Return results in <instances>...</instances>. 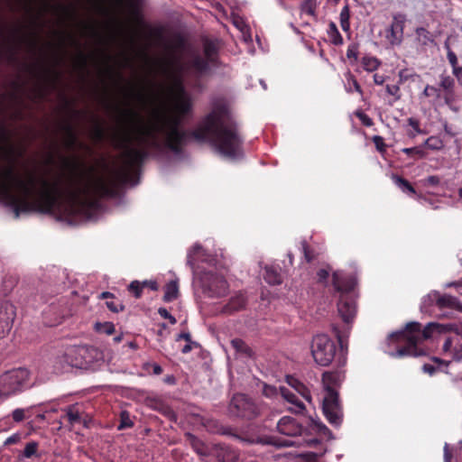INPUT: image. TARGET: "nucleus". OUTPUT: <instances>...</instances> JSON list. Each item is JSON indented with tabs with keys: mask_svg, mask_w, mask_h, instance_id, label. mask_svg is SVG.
Masks as SVG:
<instances>
[{
	"mask_svg": "<svg viewBox=\"0 0 462 462\" xmlns=\"http://www.w3.org/2000/svg\"><path fill=\"white\" fill-rule=\"evenodd\" d=\"M359 117L365 125L370 126L372 125L371 118H369L366 115L360 114Z\"/></svg>",
	"mask_w": 462,
	"mask_h": 462,
	"instance_id": "63",
	"label": "nucleus"
},
{
	"mask_svg": "<svg viewBox=\"0 0 462 462\" xmlns=\"http://www.w3.org/2000/svg\"><path fill=\"white\" fill-rule=\"evenodd\" d=\"M94 328L97 333L104 335H112L116 330L114 323L108 321L97 322Z\"/></svg>",
	"mask_w": 462,
	"mask_h": 462,
	"instance_id": "34",
	"label": "nucleus"
},
{
	"mask_svg": "<svg viewBox=\"0 0 462 462\" xmlns=\"http://www.w3.org/2000/svg\"><path fill=\"white\" fill-rule=\"evenodd\" d=\"M381 65V61L373 56H365L362 59V66L365 70L373 72L376 70Z\"/></svg>",
	"mask_w": 462,
	"mask_h": 462,
	"instance_id": "32",
	"label": "nucleus"
},
{
	"mask_svg": "<svg viewBox=\"0 0 462 462\" xmlns=\"http://www.w3.org/2000/svg\"><path fill=\"white\" fill-rule=\"evenodd\" d=\"M316 6L317 0H304L300 5L301 14L315 16Z\"/></svg>",
	"mask_w": 462,
	"mask_h": 462,
	"instance_id": "37",
	"label": "nucleus"
},
{
	"mask_svg": "<svg viewBox=\"0 0 462 462\" xmlns=\"http://www.w3.org/2000/svg\"><path fill=\"white\" fill-rule=\"evenodd\" d=\"M37 443L36 442H29L26 444L24 450H23V456L25 457H31L33 456L37 451Z\"/></svg>",
	"mask_w": 462,
	"mask_h": 462,
	"instance_id": "45",
	"label": "nucleus"
},
{
	"mask_svg": "<svg viewBox=\"0 0 462 462\" xmlns=\"http://www.w3.org/2000/svg\"><path fill=\"white\" fill-rule=\"evenodd\" d=\"M422 96L428 97H435L439 98L440 97V89L436 87L427 85L422 92Z\"/></svg>",
	"mask_w": 462,
	"mask_h": 462,
	"instance_id": "44",
	"label": "nucleus"
},
{
	"mask_svg": "<svg viewBox=\"0 0 462 462\" xmlns=\"http://www.w3.org/2000/svg\"><path fill=\"white\" fill-rule=\"evenodd\" d=\"M277 430L285 436L297 438L301 436L303 427L294 418L291 416H283L277 422Z\"/></svg>",
	"mask_w": 462,
	"mask_h": 462,
	"instance_id": "15",
	"label": "nucleus"
},
{
	"mask_svg": "<svg viewBox=\"0 0 462 462\" xmlns=\"http://www.w3.org/2000/svg\"><path fill=\"white\" fill-rule=\"evenodd\" d=\"M217 46L206 41L203 52H194L187 61L171 57L161 61L159 69L165 78L162 88L169 99L168 107L156 112L148 121L133 114L129 128L115 137L122 150V163L107 176L92 170H79L60 188V180H50L45 173L29 169V212L52 213L69 224L96 220L102 211L100 199L112 197L123 186H134L137 170L151 153L171 152L180 159L188 134L180 126L191 112V99L184 88L189 76L199 78L217 66Z\"/></svg>",
	"mask_w": 462,
	"mask_h": 462,
	"instance_id": "1",
	"label": "nucleus"
},
{
	"mask_svg": "<svg viewBox=\"0 0 462 462\" xmlns=\"http://www.w3.org/2000/svg\"><path fill=\"white\" fill-rule=\"evenodd\" d=\"M344 88L347 93H352L355 90L361 96L363 95L360 85L350 71L345 73Z\"/></svg>",
	"mask_w": 462,
	"mask_h": 462,
	"instance_id": "24",
	"label": "nucleus"
},
{
	"mask_svg": "<svg viewBox=\"0 0 462 462\" xmlns=\"http://www.w3.org/2000/svg\"><path fill=\"white\" fill-rule=\"evenodd\" d=\"M213 453L220 462H236L238 459L237 452L226 445H215Z\"/></svg>",
	"mask_w": 462,
	"mask_h": 462,
	"instance_id": "17",
	"label": "nucleus"
},
{
	"mask_svg": "<svg viewBox=\"0 0 462 462\" xmlns=\"http://www.w3.org/2000/svg\"><path fill=\"white\" fill-rule=\"evenodd\" d=\"M193 447L198 454H199L201 456L207 455V451H206L205 448L203 447V444L199 443V441H196L193 443Z\"/></svg>",
	"mask_w": 462,
	"mask_h": 462,
	"instance_id": "55",
	"label": "nucleus"
},
{
	"mask_svg": "<svg viewBox=\"0 0 462 462\" xmlns=\"http://www.w3.org/2000/svg\"><path fill=\"white\" fill-rule=\"evenodd\" d=\"M303 443L308 446V447H314L315 445H317L319 443V440L318 439H303V441L300 440V439H297V440H292V439H283V440H278L276 442H274L273 444L277 447H290V446H301L303 445Z\"/></svg>",
	"mask_w": 462,
	"mask_h": 462,
	"instance_id": "22",
	"label": "nucleus"
},
{
	"mask_svg": "<svg viewBox=\"0 0 462 462\" xmlns=\"http://www.w3.org/2000/svg\"><path fill=\"white\" fill-rule=\"evenodd\" d=\"M330 270H331V268H328V269L322 268V269L319 270L317 273L318 281L321 283L327 284L328 277H329Z\"/></svg>",
	"mask_w": 462,
	"mask_h": 462,
	"instance_id": "46",
	"label": "nucleus"
},
{
	"mask_svg": "<svg viewBox=\"0 0 462 462\" xmlns=\"http://www.w3.org/2000/svg\"><path fill=\"white\" fill-rule=\"evenodd\" d=\"M427 299H429V294L423 297L420 304V310L423 313L432 314L436 310H438L436 307V300L433 298L430 300Z\"/></svg>",
	"mask_w": 462,
	"mask_h": 462,
	"instance_id": "35",
	"label": "nucleus"
},
{
	"mask_svg": "<svg viewBox=\"0 0 462 462\" xmlns=\"http://www.w3.org/2000/svg\"><path fill=\"white\" fill-rule=\"evenodd\" d=\"M229 411L233 415L251 420L260 413V408L245 394L237 393L230 402Z\"/></svg>",
	"mask_w": 462,
	"mask_h": 462,
	"instance_id": "10",
	"label": "nucleus"
},
{
	"mask_svg": "<svg viewBox=\"0 0 462 462\" xmlns=\"http://www.w3.org/2000/svg\"><path fill=\"white\" fill-rule=\"evenodd\" d=\"M432 298L436 300V307L439 310L450 308L462 311V305L456 297L448 294L440 295L438 291H434L429 293L428 300Z\"/></svg>",
	"mask_w": 462,
	"mask_h": 462,
	"instance_id": "16",
	"label": "nucleus"
},
{
	"mask_svg": "<svg viewBox=\"0 0 462 462\" xmlns=\"http://www.w3.org/2000/svg\"><path fill=\"white\" fill-rule=\"evenodd\" d=\"M128 290L134 294L135 298H140L143 290V282L134 281L129 284Z\"/></svg>",
	"mask_w": 462,
	"mask_h": 462,
	"instance_id": "43",
	"label": "nucleus"
},
{
	"mask_svg": "<svg viewBox=\"0 0 462 462\" xmlns=\"http://www.w3.org/2000/svg\"><path fill=\"white\" fill-rule=\"evenodd\" d=\"M373 142H374L376 149L379 152H384V150H385V143H384V141H383V137H381L379 135H374L373 137Z\"/></svg>",
	"mask_w": 462,
	"mask_h": 462,
	"instance_id": "51",
	"label": "nucleus"
},
{
	"mask_svg": "<svg viewBox=\"0 0 462 462\" xmlns=\"http://www.w3.org/2000/svg\"><path fill=\"white\" fill-rule=\"evenodd\" d=\"M106 304V307L115 313H117L124 310L123 304L120 302H116L115 300H107Z\"/></svg>",
	"mask_w": 462,
	"mask_h": 462,
	"instance_id": "48",
	"label": "nucleus"
},
{
	"mask_svg": "<svg viewBox=\"0 0 462 462\" xmlns=\"http://www.w3.org/2000/svg\"><path fill=\"white\" fill-rule=\"evenodd\" d=\"M322 410L330 424L336 427L341 425L343 411L339 404L337 393L334 389L328 388V393L323 399Z\"/></svg>",
	"mask_w": 462,
	"mask_h": 462,
	"instance_id": "11",
	"label": "nucleus"
},
{
	"mask_svg": "<svg viewBox=\"0 0 462 462\" xmlns=\"http://www.w3.org/2000/svg\"><path fill=\"white\" fill-rule=\"evenodd\" d=\"M124 4L127 13L131 16H139L143 6V0H124Z\"/></svg>",
	"mask_w": 462,
	"mask_h": 462,
	"instance_id": "28",
	"label": "nucleus"
},
{
	"mask_svg": "<svg viewBox=\"0 0 462 462\" xmlns=\"http://www.w3.org/2000/svg\"><path fill=\"white\" fill-rule=\"evenodd\" d=\"M263 394L269 399H275L281 395L288 403L291 404L289 411L294 413H302L305 411V405L301 400L295 395L293 391L290 390L285 386L279 388L263 383Z\"/></svg>",
	"mask_w": 462,
	"mask_h": 462,
	"instance_id": "9",
	"label": "nucleus"
},
{
	"mask_svg": "<svg viewBox=\"0 0 462 462\" xmlns=\"http://www.w3.org/2000/svg\"><path fill=\"white\" fill-rule=\"evenodd\" d=\"M65 418L71 426L80 423H84V425L86 424L85 421L82 420L81 413L77 405H70L66 409Z\"/></svg>",
	"mask_w": 462,
	"mask_h": 462,
	"instance_id": "23",
	"label": "nucleus"
},
{
	"mask_svg": "<svg viewBox=\"0 0 462 462\" xmlns=\"http://www.w3.org/2000/svg\"><path fill=\"white\" fill-rule=\"evenodd\" d=\"M134 426V422L131 419L130 413L127 411H122L120 412V423L117 426L118 430L125 429H130Z\"/></svg>",
	"mask_w": 462,
	"mask_h": 462,
	"instance_id": "36",
	"label": "nucleus"
},
{
	"mask_svg": "<svg viewBox=\"0 0 462 462\" xmlns=\"http://www.w3.org/2000/svg\"><path fill=\"white\" fill-rule=\"evenodd\" d=\"M30 373L20 367L0 374V405L7 399L30 387Z\"/></svg>",
	"mask_w": 462,
	"mask_h": 462,
	"instance_id": "7",
	"label": "nucleus"
},
{
	"mask_svg": "<svg viewBox=\"0 0 462 462\" xmlns=\"http://www.w3.org/2000/svg\"><path fill=\"white\" fill-rule=\"evenodd\" d=\"M231 346L236 352H238L240 354L245 355L247 356H252V353H253L252 349L242 339H239V338L233 339L231 341Z\"/></svg>",
	"mask_w": 462,
	"mask_h": 462,
	"instance_id": "33",
	"label": "nucleus"
},
{
	"mask_svg": "<svg viewBox=\"0 0 462 462\" xmlns=\"http://www.w3.org/2000/svg\"><path fill=\"white\" fill-rule=\"evenodd\" d=\"M385 81V78L383 75L374 74V82L376 85H383Z\"/></svg>",
	"mask_w": 462,
	"mask_h": 462,
	"instance_id": "62",
	"label": "nucleus"
},
{
	"mask_svg": "<svg viewBox=\"0 0 462 462\" xmlns=\"http://www.w3.org/2000/svg\"><path fill=\"white\" fill-rule=\"evenodd\" d=\"M15 316V306L12 302L5 300L0 303V339L11 331Z\"/></svg>",
	"mask_w": 462,
	"mask_h": 462,
	"instance_id": "12",
	"label": "nucleus"
},
{
	"mask_svg": "<svg viewBox=\"0 0 462 462\" xmlns=\"http://www.w3.org/2000/svg\"><path fill=\"white\" fill-rule=\"evenodd\" d=\"M286 382L294 390L293 393H295L296 396L297 394H299L306 402L311 403L312 399L310 392L304 383H302L297 378L289 375L286 377Z\"/></svg>",
	"mask_w": 462,
	"mask_h": 462,
	"instance_id": "19",
	"label": "nucleus"
},
{
	"mask_svg": "<svg viewBox=\"0 0 462 462\" xmlns=\"http://www.w3.org/2000/svg\"><path fill=\"white\" fill-rule=\"evenodd\" d=\"M440 180L438 176L432 175L426 179V183L431 186H436L439 183Z\"/></svg>",
	"mask_w": 462,
	"mask_h": 462,
	"instance_id": "58",
	"label": "nucleus"
},
{
	"mask_svg": "<svg viewBox=\"0 0 462 462\" xmlns=\"http://www.w3.org/2000/svg\"><path fill=\"white\" fill-rule=\"evenodd\" d=\"M442 353L453 361H462V328L461 332L455 333L445 338L442 345Z\"/></svg>",
	"mask_w": 462,
	"mask_h": 462,
	"instance_id": "13",
	"label": "nucleus"
},
{
	"mask_svg": "<svg viewBox=\"0 0 462 462\" xmlns=\"http://www.w3.org/2000/svg\"><path fill=\"white\" fill-rule=\"evenodd\" d=\"M446 287L447 288L454 287L459 291L460 294H462V280L457 281V282H448L446 284Z\"/></svg>",
	"mask_w": 462,
	"mask_h": 462,
	"instance_id": "56",
	"label": "nucleus"
},
{
	"mask_svg": "<svg viewBox=\"0 0 462 462\" xmlns=\"http://www.w3.org/2000/svg\"><path fill=\"white\" fill-rule=\"evenodd\" d=\"M392 180L393 181V183L404 193L408 194V195H413L415 194V190L413 189V187L410 184V182L408 180H406L405 179L398 176V175H395V174H393L392 175Z\"/></svg>",
	"mask_w": 462,
	"mask_h": 462,
	"instance_id": "27",
	"label": "nucleus"
},
{
	"mask_svg": "<svg viewBox=\"0 0 462 462\" xmlns=\"http://www.w3.org/2000/svg\"><path fill=\"white\" fill-rule=\"evenodd\" d=\"M20 439H21V435L19 433H14V434L11 435L10 437H8L5 440L4 445L5 446H9V445H12V444H15V443L19 442Z\"/></svg>",
	"mask_w": 462,
	"mask_h": 462,
	"instance_id": "52",
	"label": "nucleus"
},
{
	"mask_svg": "<svg viewBox=\"0 0 462 462\" xmlns=\"http://www.w3.org/2000/svg\"><path fill=\"white\" fill-rule=\"evenodd\" d=\"M454 85L455 81L450 76L441 75L439 87L445 91L447 98L453 94Z\"/></svg>",
	"mask_w": 462,
	"mask_h": 462,
	"instance_id": "31",
	"label": "nucleus"
},
{
	"mask_svg": "<svg viewBox=\"0 0 462 462\" xmlns=\"http://www.w3.org/2000/svg\"><path fill=\"white\" fill-rule=\"evenodd\" d=\"M158 313L162 318L168 319L172 325L177 322L176 319L164 308H160Z\"/></svg>",
	"mask_w": 462,
	"mask_h": 462,
	"instance_id": "50",
	"label": "nucleus"
},
{
	"mask_svg": "<svg viewBox=\"0 0 462 462\" xmlns=\"http://www.w3.org/2000/svg\"><path fill=\"white\" fill-rule=\"evenodd\" d=\"M424 146L430 150L438 151L443 148L442 140L438 136H430L424 142Z\"/></svg>",
	"mask_w": 462,
	"mask_h": 462,
	"instance_id": "39",
	"label": "nucleus"
},
{
	"mask_svg": "<svg viewBox=\"0 0 462 462\" xmlns=\"http://www.w3.org/2000/svg\"><path fill=\"white\" fill-rule=\"evenodd\" d=\"M231 20L233 24L239 30L242 34V38L244 42H252V34L250 32V28L245 19L240 16L235 11L231 13Z\"/></svg>",
	"mask_w": 462,
	"mask_h": 462,
	"instance_id": "20",
	"label": "nucleus"
},
{
	"mask_svg": "<svg viewBox=\"0 0 462 462\" xmlns=\"http://www.w3.org/2000/svg\"><path fill=\"white\" fill-rule=\"evenodd\" d=\"M416 35L418 37L419 42L424 45L428 44V42H432V38L430 32L425 28H418L416 30Z\"/></svg>",
	"mask_w": 462,
	"mask_h": 462,
	"instance_id": "40",
	"label": "nucleus"
},
{
	"mask_svg": "<svg viewBox=\"0 0 462 462\" xmlns=\"http://www.w3.org/2000/svg\"><path fill=\"white\" fill-rule=\"evenodd\" d=\"M12 417H13V420L15 421V422H20V421H23L24 420V417H25V411L24 409H15L12 412Z\"/></svg>",
	"mask_w": 462,
	"mask_h": 462,
	"instance_id": "49",
	"label": "nucleus"
},
{
	"mask_svg": "<svg viewBox=\"0 0 462 462\" xmlns=\"http://www.w3.org/2000/svg\"><path fill=\"white\" fill-rule=\"evenodd\" d=\"M447 59L452 67V72L454 76L458 79H462V66L458 65V60L454 51L451 50L448 51Z\"/></svg>",
	"mask_w": 462,
	"mask_h": 462,
	"instance_id": "26",
	"label": "nucleus"
},
{
	"mask_svg": "<svg viewBox=\"0 0 462 462\" xmlns=\"http://www.w3.org/2000/svg\"><path fill=\"white\" fill-rule=\"evenodd\" d=\"M339 18H340V21H349L350 12H349V7H348L347 5H346L341 9V12H340V14H339Z\"/></svg>",
	"mask_w": 462,
	"mask_h": 462,
	"instance_id": "53",
	"label": "nucleus"
},
{
	"mask_svg": "<svg viewBox=\"0 0 462 462\" xmlns=\"http://www.w3.org/2000/svg\"><path fill=\"white\" fill-rule=\"evenodd\" d=\"M198 261L205 262L207 259L202 246L195 244L187 254V265L190 267L195 277V286L201 291L205 298L218 299L226 296L229 286L224 276L212 270L200 271V268L196 266Z\"/></svg>",
	"mask_w": 462,
	"mask_h": 462,
	"instance_id": "4",
	"label": "nucleus"
},
{
	"mask_svg": "<svg viewBox=\"0 0 462 462\" xmlns=\"http://www.w3.org/2000/svg\"><path fill=\"white\" fill-rule=\"evenodd\" d=\"M332 282L335 290L339 292L338 314L347 326L346 332H341L337 326L332 328L340 347L343 349L345 339L347 337V333L350 329L348 325L353 321L356 313V305L353 292L356 278L353 274H346L344 272L337 271L333 273Z\"/></svg>",
	"mask_w": 462,
	"mask_h": 462,
	"instance_id": "5",
	"label": "nucleus"
},
{
	"mask_svg": "<svg viewBox=\"0 0 462 462\" xmlns=\"http://www.w3.org/2000/svg\"><path fill=\"white\" fill-rule=\"evenodd\" d=\"M452 328V324L430 322L421 330L419 322H411L407 324L405 329L393 332L389 336V341L404 344V346H400L396 351H389L388 355L392 357L398 358L407 356H422L424 353L417 349L418 344L423 339L430 338L434 334H441Z\"/></svg>",
	"mask_w": 462,
	"mask_h": 462,
	"instance_id": "3",
	"label": "nucleus"
},
{
	"mask_svg": "<svg viewBox=\"0 0 462 462\" xmlns=\"http://www.w3.org/2000/svg\"><path fill=\"white\" fill-rule=\"evenodd\" d=\"M152 367L154 374H161L162 373V368L158 364H152Z\"/></svg>",
	"mask_w": 462,
	"mask_h": 462,
	"instance_id": "64",
	"label": "nucleus"
},
{
	"mask_svg": "<svg viewBox=\"0 0 462 462\" xmlns=\"http://www.w3.org/2000/svg\"><path fill=\"white\" fill-rule=\"evenodd\" d=\"M400 88L398 86L396 85H387L386 86V91L388 94L392 95V96H395L398 94Z\"/></svg>",
	"mask_w": 462,
	"mask_h": 462,
	"instance_id": "59",
	"label": "nucleus"
},
{
	"mask_svg": "<svg viewBox=\"0 0 462 462\" xmlns=\"http://www.w3.org/2000/svg\"><path fill=\"white\" fill-rule=\"evenodd\" d=\"M335 354V342L328 335L318 334L313 337L311 355L318 365H328L334 359Z\"/></svg>",
	"mask_w": 462,
	"mask_h": 462,
	"instance_id": "8",
	"label": "nucleus"
},
{
	"mask_svg": "<svg viewBox=\"0 0 462 462\" xmlns=\"http://www.w3.org/2000/svg\"><path fill=\"white\" fill-rule=\"evenodd\" d=\"M405 16L395 14L389 28L386 29V39L392 45H400L403 38Z\"/></svg>",
	"mask_w": 462,
	"mask_h": 462,
	"instance_id": "14",
	"label": "nucleus"
},
{
	"mask_svg": "<svg viewBox=\"0 0 462 462\" xmlns=\"http://www.w3.org/2000/svg\"><path fill=\"white\" fill-rule=\"evenodd\" d=\"M246 299L245 295L242 292H238L231 297L228 303L222 308L221 312L225 314H231L244 309Z\"/></svg>",
	"mask_w": 462,
	"mask_h": 462,
	"instance_id": "18",
	"label": "nucleus"
},
{
	"mask_svg": "<svg viewBox=\"0 0 462 462\" xmlns=\"http://www.w3.org/2000/svg\"><path fill=\"white\" fill-rule=\"evenodd\" d=\"M310 421H311L310 426H311L312 430H317L320 433H323L324 435L328 436V439H333L332 432L329 430V429L325 424H323L319 420H315L313 419H311Z\"/></svg>",
	"mask_w": 462,
	"mask_h": 462,
	"instance_id": "38",
	"label": "nucleus"
},
{
	"mask_svg": "<svg viewBox=\"0 0 462 462\" xmlns=\"http://www.w3.org/2000/svg\"><path fill=\"white\" fill-rule=\"evenodd\" d=\"M346 57L348 59L357 60L358 57V46L355 43L348 45L346 50Z\"/></svg>",
	"mask_w": 462,
	"mask_h": 462,
	"instance_id": "47",
	"label": "nucleus"
},
{
	"mask_svg": "<svg viewBox=\"0 0 462 462\" xmlns=\"http://www.w3.org/2000/svg\"><path fill=\"white\" fill-rule=\"evenodd\" d=\"M263 279L270 285L281 284L282 282V277L280 272V267L266 265L264 267Z\"/></svg>",
	"mask_w": 462,
	"mask_h": 462,
	"instance_id": "21",
	"label": "nucleus"
},
{
	"mask_svg": "<svg viewBox=\"0 0 462 462\" xmlns=\"http://www.w3.org/2000/svg\"><path fill=\"white\" fill-rule=\"evenodd\" d=\"M96 349L88 346H71L55 359L54 367L58 372L69 368L88 369L95 361Z\"/></svg>",
	"mask_w": 462,
	"mask_h": 462,
	"instance_id": "6",
	"label": "nucleus"
},
{
	"mask_svg": "<svg viewBox=\"0 0 462 462\" xmlns=\"http://www.w3.org/2000/svg\"><path fill=\"white\" fill-rule=\"evenodd\" d=\"M303 253L307 262H310L313 259V255L310 254L306 243L302 244Z\"/></svg>",
	"mask_w": 462,
	"mask_h": 462,
	"instance_id": "60",
	"label": "nucleus"
},
{
	"mask_svg": "<svg viewBox=\"0 0 462 462\" xmlns=\"http://www.w3.org/2000/svg\"><path fill=\"white\" fill-rule=\"evenodd\" d=\"M422 370L424 373L429 374L430 375H432L436 372V367L431 364H425L422 366Z\"/></svg>",
	"mask_w": 462,
	"mask_h": 462,
	"instance_id": "57",
	"label": "nucleus"
},
{
	"mask_svg": "<svg viewBox=\"0 0 462 462\" xmlns=\"http://www.w3.org/2000/svg\"><path fill=\"white\" fill-rule=\"evenodd\" d=\"M323 383L326 389V392L328 393V388L333 389L331 387V384L337 385L339 384L343 380V375L340 373H324L323 374Z\"/></svg>",
	"mask_w": 462,
	"mask_h": 462,
	"instance_id": "25",
	"label": "nucleus"
},
{
	"mask_svg": "<svg viewBox=\"0 0 462 462\" xmlns=\"http://www.w3.org/2000/svg\"><path fill=\"white\" fill-rule=\"evenodd\" d=\"M192 135L198 141L209 143L226 159L236 160L243 156V140L226 106H216Z\"/></svg>",
	"mask_w": 462,
	"mask_h": 462,
	"instance_id": "2",
	"label": "nucleus"
},
{
	"mask_svg": "<svg viewBox=\"0 0 462 462\" xmlns=\"http://www.w3.org/2000/svg\"><path fill=\"white\" fill-rule=\"evenodd\" d=\"M179 286L176 281L170 282L165 287L163 300L167 302L172 301L178 296Z\"/></svg>",
	"mask_w": 462,
	"mask_h": 462,
	"instance_id": "30",
	"label": "nucleus"
},
{
	"mask_svg": "<svg viewBox=\"0 0 462 462\" xmlns=\"http://www.w3.org/2000/svg\"><path fill=\"white\" fill-rule=\"evenodd\" d=\"M408 124L413 129V132H411L409 134V135L411 137H415L417 134H423L422 130L420 127V122L418 119H416L414 117H410V118H408Z\"/></svg>",
	"mask_w": 462,
	"mask_h": 462,
	"instance_id": "41",
	"label": "nucleus"
},
{
	"mask_svg": "<svg viewBox=\"0 0 462 462\" xmlns=\"http://www.w3.org/2000/svg\"><path fill=\"white\" fill-rule=\"evenodd\" d=\"M328 36L329 41L334 45H341L343 44V38L337 30V27L335 23L330 22L328 28Z\"/></svg>",
	"mask_w": 462,
	"mask_h": 462,
	"instance_id": "29",
	"label": "nucleus"
},
{
	"mask_svg": "<svg viewBox=\"0 0 462 462\" xmlns=\"http://www.w3.org/2000/svg\"><path fill=\"white\" fill-rule=\"evenodd\" d=\"M402 152L406 154H416L419 158H424L426 156V152L424 151L423 146L403 148Z\"/></svg>",
	"mask_w": 462,
	"mask_h": 462,
	"instance_id": "42",
	"label": "nucleus"
},
{
	"mask_svg": "<svg viewBox=\"0 0 462 462\" xmlns=\"http://www.w3.org/2000/svg\"><path fill=\"white\" fill-rule=\"evenodd\" d=\"M148 287L152 291H157L159 289L158 283L152 280H145L143 282V288Z\"/></svg>",
	"mask_w": 462,
	"mask_h": 462,
	"instance_id": "54",
	"label": "nucleus"
},
{
	"mask_svg": "<svg viewBox=\"0 0 462 462\" xmlns=\"http://www.w3.org/2000/svg\"><path fill=\"white\" fill-rule=\"evenodd\" d=\"M451 454L449 452L448 444L446 443L444 446V462H451Z\"/></svg>",
	"mask_w": 462,
	"mask_h": 462,
	"instance_id": "61",
	"label": "nucleus"
}]
</instances>
